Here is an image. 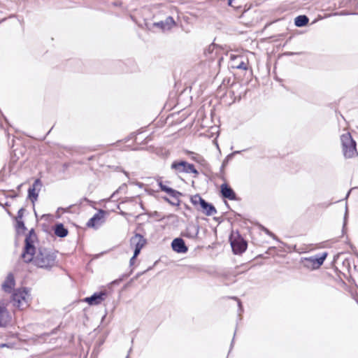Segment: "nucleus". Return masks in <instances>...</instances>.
Here are the masks:
<instances>
[{
  "instance_id": "obj_1",
  "label": "nucleus",
  "mask_w": 358,
  "mask_h": 358,
  "mask_svg": "<svg viewBox=\"0 0 358 358\" xmlns=\"http://www.w3.org/2000/svg\"><path fill=\"white\" fill-rule=\"evenodd\" d=\"M57 252L52 249L40 247L36 250L35 255H30L23 259L24 262L29 264L33 262L38 268L50 271L57 265Z\"/></svg>"
},
{
  "instance_id": "obj_2",
  "label": "nucleus",
  "mask_w": 358,
  "mask_h": 358,
  "mask_svg": "<svg viewBox=\"0 0 358 358\" xmlns=\"http://www.w3.org/2000/svg\"><path fill=\"white\" fill-rule=\"evenodd\" d=\"M341 143L342 152L345 159H350L358 156L357 143L350 132H346L341 136Z\"/></svg>"
},
{
  "instance_id": "obj_3",
  "label": "nucleus",
  "mask_w": 358,
  "mask_h": 358,
  "mask_svg": "<svg viewBox=\"0 0 358 358\" xmlns=\"http://www.w3.org/2000/svg\"><path fill=\"white\" fill-rule=\"evenodd\" d=\"M190 201L198 210H202L207 216H211L217 213L215 206L203 199L199 194L192 196Z\"/></svg>"
},
{
  "instance_id": "obj_4",
  "label": "nucleus",
  "mask_w": 358,
  "mask_h": 358,
  "mask_svg": "<svg viewBox=\"0 0 358 358\" xmlns=\"http://www.w3.org/2000/svg\"><path fill=\"white\" fill-rule=\"evenodd\" d=\"M229 242L232 251L235 255H241L248 247L247 241L241 236L238 231L232 232L229 236Z\"/></svg>"
},
{
  "instance_id": "obj_5",
  "label": "nucleus",
  "mask_w": 358,
  "mask_h": 358,
  "mask_svg": "<svg viewBox=\"0 0 358 358\" xmlns=\"http://www.w3.org/2000/svg\"><path fill=\"white\" fill-rule=\"evenodd\" d=\"M13 306L20 310H24L29 306L28 291L26 287L15 289L12 294Z\"/></svg>"
},
{
  "instance_id": "obj_6",
  "label": "nucleus",
  "mask_w": 358,
  "mask_h": 358,
  "mask_svg": "<svg viewBox=\"0 0 358 358\" xmlns=\"http://www.w3.org/2000/svg\"><path fill=\"white\" fill-rule=\"evenodd\" d=\"M327 257V252H323L315 256L306 257L304 259V266L306 267L319 268L322 266Z\"/></svg>"
},
{
  "instance_id": "obj_7",
  "label": "nucleus",
  "mask_w": 358,
  "mask_h": 358,
  "mask_svg": "<svg viewBox=\"0 0 358 358\" xmlns=\"http://www.w3.org/2000/svg\"><path fill=\"white\" fill-rule=\"evenodd\" d=\"M36 238L30 237V236H26L24 240V246L23 248L22 252L20 257L22 259H25L26 257L35 255L36 248L34 245V241Z\"/></svg>"
},
{
  "instance_id": "obj_8",
  "label": "nucleus",
  "mask_w": 358,
  "mask_h": 358,
  "mask_svg": "<svg viewBox=\"0 0 358 358\" xmlns=\"http://www.w3.org/2000/svg\"><path fill=\"white\" fill-rule=\"evenodd\" d=\"M175 25L176 22L171 16L167 17L164 20L152 23L151 27H149L148 24H146L149 29L157 27L162 29L163 31L171 30Z\"/></svg>"
},
{
  "instance_id": "obj_9",
  "label": "nucleus",
  "mask_w": 358,
  "mask_h": 358,
  "mask_svg": "<svg viewBox=\"0 0 358 358\" xmlns=\"http://www.w3.org/2000/svg\"><path fill=\"white\" fill-rule=\"evenodd\" d=\"M192 165V164H189L184 160L174 161L171 165V169L174 171L176 174L181 173H189L192 170L191 168Z\"/></svg>"
},
{
  "instance_id": "obj_10",
  "label": "nucleus",
  "mask_w": 358,
  "mask_h": 358,
  "mask_svg": "<svg viewBox=\"0 0 358 358\" xmlns=\"http://www.w3.org/2000/svg\"><path fill=\"white\" fill-rule=\"evenodd\" d=\"M107 295L108 293L106 291L94 292L92 296L86 297L84 301L87 302L90 306L99 305L105 300Z\"/></svg>"
},
{
  "instance_id": "obj_11",
  "label": "nucleus",
  "mask_w": 358,
  "mask_h": 358,
  "mask_svg": "<svg viewBox=\"0 0 358 358\" xmlns=\"http://www.w3.org/2000/svg\"><path fill=\"white\" fill-rule=\"evenodd\" d=\"M42 187V182L41 179L37 178L34 180V183L28 189V199L34 203L38 197V192Z\"/></svg>"
},
{
  "instance_id": "obj_12",
  "label": "nucleus",
  "mask_w": 358,
  "mask_h": 358,
  "mask_svg": "<svg viewBox=\"0 0 358 358\" xmlns=\"http://www.w3.org/2000/svg\"><path fill=\"white\" fill-rule=\"evenodd\" d=\"M199 232V226L195 224H189L186 229L181 233V235L185 238L195 240L198 238Z\"/></svg>"
},
{
  "instance_id": "obj_13",
  "label": "nucleus",
  "mask_w": 358,
  "mask_h": 358,
  "mask_svg": "<svg viewBox=\"0 0 358 358\" xmlns=\"http://www.w3.org/2000/svg\"><path fill=\"white\" fill-rule=\"evenodd\" d=\"M172 250L180 254H185L188 251V247L186 245L182 238L178 237L174 238L171 242Z\"/></svg>"
},
{
  "instance_id": "obj_14",
  "label": "nucleus",
  "mask_w": 358,
  "mask_h": 358,
  "mask_svg": "<svg viewBox=\"0 0 358 358\" xmlns=\"http://www.w3.org/2000/svg\"><path fill=\"white\" fill-rule=\"evenodd\" d=\"M220 194L223 199H228L229 200H237L236 194L234 190L226 182L220 186Z\"/></svg>"
},
{
  "instance_id": "obj_15",
  "label": "nucleus",
  "mask_w": 358,
  "mask_h": 358,
  "mask_svg": "<svg viewBox=\"0 0 358 358\" xmlns=\"http://www.w3.org/2000/svg\"><path fill=\"white\" fill-rule=\"evenodd\" d=\"M15 285L14 275L9 273L1 285L2 289L6 293H11Z\"/></svg>"
},
{
  "instance_id": "obj_16",
  "label": "nucleus",
  "mask_w": 358,
  "mask_h": 358,
  "mask_svg": "<svg viewBox=\"0 0 358 358\" xmlns=\"http://www.w3.org/2000/svg\"><path fill=\"white\" fill-rule=\"evenodd\" d=\"M105 211L99 210L98 213H95L87 222L88 227L96 228L99 222L103 218Z\"/></svg>"
},
{
  "instance_id": "obj_17",
  "label": "nucleus",
  "mask_w": 358,
  "mask_h": 358,
  "mask_svg": "<svg viewBox=\"0 0 358 358\" xmlns=\"http://www.w3.org/2000/svg\"><path fill=\"white\" fill-rule=\"evenodd\" d=\"M145 243L146 239L140 234H136L130 239L131 245L135 248L142 249Z\"/></svg>"
},
{
  "instance_id": "obj_18",
  "label": "nucleus",
  "mask_w": 358,
  "mask_h": 358,
  "mask_svg": "<svg viewBox=\"0 0 358 358\" xmlns=\"http://www.w3.org/2000/svg\"><path fill=\"white\" fill-rule=\"evenodd\" d=\"M158 185L162 191L168 194L173 199H177V197H180L182 195V193L170 187L167 185H164L162 181L158 182Z\"/></svg>"
},
{
  "instance_id": "obj_19",
  "label": "nucleus",
  "mask_w": 358,
  "mask_h": 358,
  "mask_svg": "<svg viewBox=\"0 0 358 358\" xmlns=\"http://www.w3.org/2000/svg\"><path fill=\"white\" fill-rule=\"evenodd\" d=\"M9 318L8 312L3 304H0V327H5L8 324Z\"/></svg>"
},
{
  "instance_id": "obj_20",
  "label": "nucleus",
  "mask_w": 358,
  "mask_h": 358,
  "mask_svg": "<svg viewBox=\"0 0 358 358\" xmlns=\"http://www.w3.org/2000/svg\"><path fill=\"white\" fill-rule=\"evenodd\" d=\"M54 233L59 238H64L68 235V229L64 227L62 223H57L54 226Z\"/></svg>"
},
{
  "instance_id": "obj_21",
  "label": "nucleus",
  "mask_w": 358,
  "mask_h": 358,
  "mask_svg": "<svg viewBox=\"0 0 358 358\" xmlns=\"http://www.w3.org/2000/svg\"><path fill=\"white\" fill-rule=\"evenodd\" d=\"M309 18L305 15H301L297 16L294 19V24L297 27H303L308 24Z\"/></svg>"
},
{
  "instance_id": "obj_22",
  "label": "nucleus",
  "mask_w": 358,
  "mask_h": 358,
  "mask_svg": "<svg viewBox=\"0 0 358 358\" xmlns=\"http://www.w3.org/2000/svg\"><path fill=\"white\" fill-rule=\"evenodd\" d=\"M192 159L204 167H207L208 165L207 161L202 156L198 154L194 153V155L192 157Z\"/></svg>"
},
{
  "instance_id": "obj_23",
  "label": "nucleus",
  "mask_w": 358,
  "mask_h": 358,
  "mask_svg": "<svg viewBox=\"0 0 358 358\" xmlns=\"http://www.w3.org/2000/svg\"><path fill=\"white\" fill-rule=\"evenodd\" d=\"M241 151H234L229 154L222 162V166H226L229 162L233 159L235 155L240 153Z\"/></svg>"
},
{
  "instance_id": "obj_24",
  "label": "nucleus",
  "mask_w": 358,
  "mask_h": 358,
  "mask_svg": "<svg viewBox=\"0 0 358 358\" xmlns=\"http://www.w3.org/2000/svg\"><path fill=\"white\" fill-rule=\"evenodd\" d=\"M59 328V326L53 329L50 332L42 334L40 336H38V338L41 339H45L46 337H48L51 335L57 334Z\"/></svg>"
},
{
  "instance_id": "obj_25",
  "label": "nucleus",
  "mask_w": 358,
  "mask_h": 358,
  "mask_svg": "<svg viewBox=\"0 0 358 358\" xmlns=\"http://www.w3.org/2000/svg\"><path fill=\"white\" fill-rule=\"evenodd\" d=\"M164 200L171 204V206H179L180 205V199L179 197H177V199H173L174 201H171L168 197L164 196L163 197Z\"/></svg>"
},
{
  "instance_id": "obj_26",
  "label": "nucleus",
  "mask_w": 358,
  "mask_h": 358,
  "mask_svg": "<svg viewBox=\"0 0 358 358\" xmlns=\"http://www.w3.org/2000/svg\"><path fill=\"white\" fill-rule=\"evenodd\" d=\"M16 228L17 229H22L23 231L27 229V227H25L24 222L22 220H16Z\"/></svg>"
},
{
  "instance_id": "obj_27",
  "label": "nucleus",
  "mask_w": 358,
  "mask_h": 358,
  "mask_svg": "<svg viewBox=\"0 0 358 358\" xmlns=\"http://www.w3.org/2000/svg\"><path fill=\"white\" fill-rule=\"evenodd\" d=\"M235 67L236 69H238L247 70L248 69V64L244 61H241Z\"/></svg>"
},
{
  "instance_id": "obj_28",
  "label": "nucleus",
  "mask_w": 358,
  "mask_h": 358,
  "mask_svg": "<svg viewBox=\"0 0 358 358\" xmlns=\"http://www.w3.org/2000/svg\"><path fill=\"white\" fill-rule=\"evenodd\" d=\"M129 274H123L120 278L116 279L112 282L113 285H118L121 281H122L124 278H127Z\"/></svg>"
},
{
  "instance_id": "obj_29",
  "label": "nucleus",
  "mask_w": 358,
  "mask_h": 358,
  "mask_svg": "<svg viewBox=\"0 0 358 358\" xmlns=\"http://www.w3.org/2000/svg\"><path fill=\"white\" fill-rule=\"evenodd\" d=\"M348 206H346L345 207V215H344V218H343V232L344 231V229L346 227V224H347V219H348Z\"/></svg>"
},
{
  "instance_id": "obj_30",
  "label": "nucleus",
  "mask_w": 358,
  "mask_h": 358,
  "mask_svg": "<svg viewBox=\"0 0 358 358\" xmlns=\"http://www.w3.org/2000/svg\"><path fill=\"white\" fill-rule=\"evenodd\" d=\"M126 188H127L126 184L122 185L115 192H113V194L111 195L110 198L111 199L115 198V195L117 194L120 190H122L123 189H126Z\"/></svg>"
},
{
  "instance_id": "obj_31",
  "label": "nucleus",
  "mask_w": 358,
  "mask_h": 358,
  "mask_svg": "<svg viewBox=\"0 0 358 358\" xmlns=\"http://www.w3.org/2000/svg\"><path fill=\"white\" fill-rule=\"evenodd\" d=\"M24 208H21L17 212V215L16 217V220H22L23 215H24Z\"/></svg>"
},
{
  "instance_id": "obj_32",
  "label": "nucleus",
  "mask_w": 358,
  "mask_h": 358,
  "mask_svg": "<svg viewBox=\"0 0 358 358\" xmlns=\"http://www.w3.org/2000/svg\"><path fill=\"white\" fill-rule=\"evenodd\" d=\"M262 230L266 234H268V236L273 237V238H275V236L268 229H266V227H262Z\"/></svg>"
},
{
  "instance_id": "obj_33",
  "label": "nucleus",
  "mask_w": 358,
  "mask_h": 358,
  "mask_svg": "<svg viewBox=\"0 0 358 358\" xmlns=\"http://www.w3.org/2000/svg\"><path fill=\"white\" fill-rule=\"evenodd\" d=\"M191 171L189 172V173H193L194 174V177H197L199 175V171L195 169L194 164L192 166Z\"/></svg>"
},
{
  "instance_id": "obj_34",
  "label": "nucleus",
  "mask_w": 358,
  "mask_h": 358,
  "mask_svg": "<svg viewBox=\"0 0 358 358\" xmlns=\"http://www.w3.org/2000/svg\"><path fill=\"white\" fill-rule=\"evenodd\" d=\"M141 249H139L138 248H134V255H133V259H136V257L138 256V255L140 254L141 252Z\"/></svg>"
},
{
  "instance_id": "obj_35",
  "label": "nucleus",
  "mask_w": 358,
  "mask_h": 358,
  "mask_svg": "<svg viewBox=\"0 0 358 358\" xmlns=\"http://www.w3.org/2000/svg\"><path fill=\"white\" fill-rule=\"evenodd\" d=\"M27 236H30V237L37 238L34 229H31V230L29 231V233Z\"/></svg>"
},
{
  "instance_id": "obj_36",
  "label": "nucleus",
  "mask_w": 358,
  "mask_h": 358,
  "mask_svg": "<svg viewBox=\"0 0 358 358\" xmlns=\"http://www.w3.org/2000/svg\"><path fill=\"white\" fill-rule=\"evenodd\" d=\"M13 343H2L0 345V348H13Z\"/></svg>"
},
{
  "instance_id": "obj_37",
  "label": "nucleus",
  "mask_w": 358,
  "mask_h": 358,
  "mask_svg": "<svg viewBox=\"0 0 358 358\" xmlns=\"http://www.w3.org/2000/svg\"><path fill=\"white\" fill-rule=\"evenodd\" d=\"M331 204V203H320V204H318V206H321L322 207L327 208V207H329Z\"/></svg>"
},
{
  "instance_id": "obj_38",
  "label": "nucleus",
  "mask_w": 358,
  "mask_h": 358,
  "mask_svg": "<svg viewBox=\"0 0 358 358\" xmlns=\"http://www.w3.org/2000/svg\"><path fill=\"white\" fill-rule=\"evenodd\" d=\"M234 0H228L227 5L231 7H234L233 2Z\"/></svg>"
},
{
  "instance_id": "obj_39",
  "label": "nucleus",
  "mask_w": 358,
  "mask_h": 358,
  "mask_svg": "<svg viewBox=\"0 0 358 358\" xmlns=\"http://www.w3.org/2000/svg\"><path fill=\"white\" fill-rule=\"evenodd\" d=\"M135 259H133V256H132L131 258L129 260V265L130 266H132L134 264Z\"/></svg>"
},
{
  "instance_id": "obj_40",
  "label": "nucleus",
  "mask_w": 358,
  "mask_h": 358,
  "mask_svg": "<svg viewBox=\"0 0 358 358\" xmlns=\"http://www.w3.org/2000/svg\"><path fill=\"white\" fill-rule=\"evenodd\" d=\"M143 273H144V272H143ZM141 274H142V273H137V274L136 275V276L132 279V280L138 279V278L141 275Z\"/></svg>"
},
{
  "instance_id": "obj_41",
  "label": "nucleus",
  "mask_w": 358,
  "mask_h": 358,
  "mask_svg": "<svg viewBox=\"0 0 358 358\" xmlns=\"http://www.w3.org/2000/svg\"><path fill=\"white\" fill-rule=\"evenodd\" d=\"M235 299H236L238 301V307L239 308H242V305H241V302L239 299H238L236 297H234Z\"/></svg>"
},
{
  "instance_id": "obj_42",
  "label": "nucleus",
  "mask_w": 358,
  "mask_h": 358,
  "mask_svg": "<svg viewBox=\"0 0 358 358\" xmlns=\"http://www.w3.org/2000/svg\"><path fill=\"white\" fill-rule=\"evenodd\" d=\"M235 336V335L234 336V337ZM234 338L232 339L231 341V348L232 347L233 345V343H234Z\"/></svg>"
},
{
  "instance_id": "obj_43",
  "label": "nucleus",
  "mask_w": 358,
  "mask_h": 358,
  "mask_svg": "<svg viewBox=\"0 0 358 358\" xmlns=\"http://www.w3.org/2000/svg\"><path fill=\"white\" fill-rule=\"evenodd\" d=\"M83 200L85 201L90 202V200L88 199L85 198V197L83 199Z\"/></svg>"
},
{
  "instance_id": "obj_44",
  "label": "nucleus",
  "mask_w": 358,
  "mask_h": 358,
  "mask_svg": "<svg viewBox=\"0 0 358 358\" xmlns=\"http://www.w3.org/2000/svg\"><path fill=\"white\" fill-rule=\"evenodd\" d=\"M224 167H225V166H222V165L221 166V167H220V170H221V171H223V169H224Z\"/></svg>"
},
{
  "instance_id": "obj_45",
  "label": "nucleus",
  "mask_w": 358,
  "mask_h": 358,
  "mask_svg": "<svg viewBox=\"0 0 358 358\" xmlns=\"http://www.w3.org/2000/svg\"><path fill=\"white\" fill-rule=\"evenodd\" d=\"M120 214L122 215H126V213L124 212H123V211H121Z\"/></svg>"
},
{
  "instance_id": "obj_46",
  "label": "nucleus",
  "mask_w": 358,
  "mask_h": 358,
  "mask_svg": "<svg viewBox=\"0 0 358 358\" xmlns=\"http://www.w3.org/2000/svg\"><path fill=\"white\" fill-rule=\"evenodd\" d=\"M350 191H349V192H348V193L347 194V195H346V199L348 197V196H349V194H350Z\"/></svg>"
},
{
  "instance_id": "obj_47",
  "label": "nucleus",
  "mask_w": 358,
  "mask_h": 358,
  "mask_svg": "<svg viewBox=\"0 0 358 358\" xmlns=\"http://www.w3.org/2000/svg\"><path fill=\"white\" fill-rule=\"evenodd\" d=\"M141 208H143V203H141Z\"/></svg>"
},
{
  "instance_id": "obj_48",
  "label": "nucleus",
  "mask_w": 358,
  "mask_h": 358,
  "mask_svg": "<svg viewBox=\"0 0 358 358\" xmlns=\"http://www.w3.org/2000/svg\"><path fill=\"white\" fill-rule=\"evenodd\" d=\"M157 213H157V211H155V215H157Z\"/></svg>"
},
{
  "instance_id": "obj_49",
  "label": "nucleus",
  "mask_w": 358,
  "mask_h": 358,
  "mask_svg": "<svg viewBox=\"0 0 358 358\" xmlns=\"http://www.w3.org/2000/svg\"><path fill=\"white\" fill-rule=\"evenodd\" d=\"M126 358H129V355H127Z\"/></svg>"
},
{
  "instance_id": "obj_50",
  "label": "nucleus",
  "mask_w": 358,
  "mask_h": 358,
  "mask_svg": "<svg viewBox=\"0 0 358 358\" xmlns=\"http://www.w3.org/2000/svg\"><path fill=\"white\" fill-rule=\"evenodd\" d=\"M0 127H1V125L0 124Z\"/></svg>"
},
{
  "instance_id": "obj_51",
  "label": "nucleus",
  "mask_w": 358,
  "mask_h": 358,
  "mask_svg": "<svg viewBox=\"0 0 358 358\" xmlns=\"http://www.w3.org/2000/svg\"><path fill=\"white\" fill-rule=\"evenodd\" d=\"M357 257H358V255H357Z\"/></svg>"
}]
</instances>
